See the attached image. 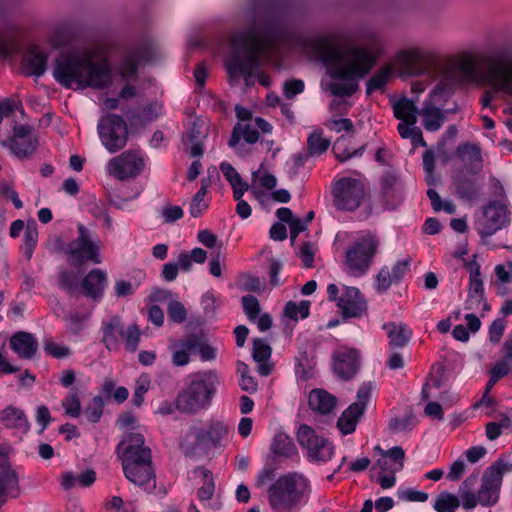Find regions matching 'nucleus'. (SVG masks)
<instances>
[{"mask_svg":"<svg viewBox=\"0 0 512 512\" xmlns=\"http://www.w3.org/2000/svg\"><path fill=\"white\" fill-rule=\"evenodd\" d=\"M220 170L232 187L234 199L242 198L248 190V184L242 180L240 174L231 164L221 163Z\"/></svg>","mask_w":512,"mask_h":512,"instance_id":"obj_35","label":"nucleus"},{"mask_svg":"<svg viewBox=\"0 0 512 512\" xmlns=\"http://www.w3.org/2000/svg\"><path fill=\"white\" fill-rule=\"evenodd\" d=\"M78 231V237L66 249L69 264L79 267L85 262L101 263L100 241L97 236L83 225L78 226Z\"/></svg>","mask_w":512,"mask_h":512,"instance_id":"obj_11","label":"nucleus"},{"mask_svg":"<svg viewBox=\"0 0 512 512\" xmlns=\"http://www.w3.org/2000/svg\"><path fill=\"white\" fill-rule=\"evenodd\" d=\"M460 506V499L457 495L444 491L434 500L433 507L437 512H456Z\"/></svg>","mask_w":512,"mask_h":512,"instance_id":"obj_44","label":"nucleus"},{"mask_svg":"<svg viewBox=\"0 0 512 512\" xmlns=\"http://www.w3.org/2000/svg\"><path fill=\"white\" fill-rule=\"evenodd\" d=\"M358 352L355 349L340 347L333 355V370L343 379H349L355 375L358 369Z\"/></svg>","mask_w":512,"mask_h":512,"instance_id":"obj_23","label":"nucleus"},{"mask_svg":"<svg viewBox=\"0 0 512 512\" xmlns=\"http://www.w3.org/2000/svg\"><path fill=\"white\" fill-rule=\"evenodd\" d=\"M370 395L371 386L369 384H364L359 388L356 402L351 404L338 419L337 427L342 435L351 434L355 431Z\"/></svg>","mask_w":512,"mask_h":512,"instance_id":"obj_20","label":"nucleus"},{"mask_svg":"<svg viewBox=\"0 0 512 512\" xmlns=\"http://www.w3.org/2000/svg\"><path fill=\"white\" fill-rule=\"evenodd\" d=\"M379 457L372 470L377 472V481L383 489H389L396 483L395 474L404 466L405 453L401 447L395 446L387 451L375 447Z\"/></svg>","mask_w":512,"mask_h":512,"instance_id":"obj_15","label":"nucleus"},{"mask_svg":"<svg viewBox=\"0 0 512 512\" xmlns=\"http://www.w3.org/2000/svg\"><path fill=\"white\" fill-rule=\"evenodd\" d=\"M38 242V227L34 220H30L27 222V225L24 230V240L21 246V251L23 255L30 259L33 255V252L36 248Z\"/></svg>","mask_w":512,"mask_h":512,"instance_id":"obj_42","label":"nucleus"},{"mask_svg":"<svg viewBox=\"0 0 512 512\" xmlns=\"http://www.w3.org/2000/svg\"><path fill=\"white\" fill-rule=\"evenodd\" d=\"M107 285V274L101 269H92L80 284L83 293L94 300L103 296Z\"/></svg>","mask_w":512,"mask_h":512,"instance_id":"obj_25","label":"nucleus"},{"mask_svg":"<svg viewBox=\"0 0 512 512\" xmlns=\"http://www.w3.org/2000/svg\"><path fill=\"white\" fill-rule=\"evenodd\" d=\"M122 335L123 328L118 317H112L103 323V341L109 350L118 348Z\"/></svg>","mask_w":512,"mask_h":512,"instance_id":"obj_36","label":"nucleus"},{"mask_svg":"<svg viewBox=\"0 0 512 512\" xmlns=\"http://www.w3.org/2000/svg\"><path fill=\"white\" fill-rule=\"evenodd\" d=\"M19 494V480L16 471L7 459H0V506L5 496L16 497Z\"/></svg>","mask_w":512,"mask_h":512,"instance_id":"obj_24","label":"nucleus"},{"mask_svg":"<svg viewBox=\"0 0 512 512\" xmlns=\"http://www.w3.org/2000/svg\"><path fill=\"white\" fill-rule=\"evenodd\" d=\"M393 112L395 117L400 120L398 125V132L404 139H411L414 147L421 145L425 146L419 128L415 126L417 122V115L419 112L416 108V103L406 97L400 98L393 105Z\"/></svg>","mask_w":512,"mask_h":512,"instance_id":"obj_17","label":"nucleus"},{"mask_svg":"<svg viewBox=\"0 0 512 512\" xmlns=\"http://www.w3.org/2000/svg\"><path fill=\"white\" fill-rule=\"evenodd\" d=\"M349 139L345 136L338 138L333 146V152L337 159L340 161H346L355 155L359 154V151L354 148H349Z\"/></svg>","mask_w":512,"mask_h":512,"instance_id":"obj_49","label":"nucleus"},{"mask_svg":"<svg viewBox=\"0 0 512 512\" xmlns=\"http://www.w3.org/2000/svg\"><path fill=\"white\" fill-rule=\"evenodd\" d=\"M309 407L318 413H330L336 406V398L323 389H314L308 397Z\"/></svg>","mask_w":512,"mask_h":512,"instance_id":"obj_32","label":"nucleus"},{"mask_svg":"<svg viewBox=\"0 0 512 512\" xmlns=\"http://www.w3.org/2000/svg\"><path fill=\"white\" fill-rule=\"evenodd\" d=\"M137 71V56L135 54L126 57L118 72L122 80L132 79Z\"/></svg>","mask_w":512,"mask_h":512,"instance_id":"obj_57","label":"nucleus"},{"mask_svg":"<svg viewBox=\"0 0 512 512\" xmlns=\"http://www.w3.org/2000/svg\"><path fill=\"white\" fill-rule=\"evenodd\" d=\"M469 271V288L468 295L484 294L483 281L481 279V272L479 264L473 260L466 263Z\"/></svg>","mask_w":512,"mask_h":512,"instance_id":"obj_45","label":"nucleus"},{"mask_svg":"<svg viewBox=\"0 0 512 512\" xmlns=\"http://www.w3.org/2000/svg\"><path fill=\"white\" fill-rule=\"evenodd\" d=\"M65 414L72 418H78L81 414V403L76 391H71L62 401Z\"/></svg>","mask_w":512,"mask_h":512,"instance_id":"obj_50","label":"nucleus"},{"mask_svg":"<svg viewBox=\"0 0 512 512\" xmlns=\"http://www.w3.org/2000/svg\"><path fill=\"white\" fill-rule=\"evenodd\" d=\"M194 478L198 485L197 497L205 505L212 499L215 492L213 475L206 468L199 467L194 471Z\"/></svg>","mask_w":512,"mask_h":512,"instance_id":"obj_29","label":"nucleus"},{"mask_svg":"<svg viewBox=\"0 0 512 512\" xmlns=\"http://www.w3.org/2000/svg\"><path fill=\"white\" fill-rule=\"evenodd\" d=\"M481 58L472 51L448 57L435 71L437 84L424 101L419 116L427 131L439 130L445 119L447 100L456 88L465 84H488L494 92L512 102V62L503 59L489 60L486 72L481 69Z\"/></svg>","mask_w":512,"mask_h":512,"instance_id":"obj_1","label":"nucleus"},{"mask_svg":"<svg viewBox=\"0 0 512 512\" xmlns=\"http://www.w3.org/2000/svg\"><path fill=\"white\" fill-rule=\"evenodd\" d=\"M330 141L325 139L320 132H313L308 138V149L312 155H319L325 152Z\"/></svg>","mask_w":512,"mask_h":512,"instance_id":"obj_53","label":"nucleus"},{"mask_svg":"<svg viewBox=\"0 0 512 512\" xmlns=\"http://www.w3.org/2000/svg\"><path fill=\"white\" fill-rule=\"evenodd\" d=\"M47 56L36 46H31L23 58L22 69L26 75L40 76L46 68Z\"/></svg>","mask_w":512,"mask_h":512,"instance_id":"obj_28","label":"nucleus"},{"mask_svg":"<svg viewBox=\"0 0 512 512\" xmlns=\"http://www.w3.org/2000/svg\"><path fill=\"white\" fill-rule=\"evenodd\" d=\"M103 412V401L100 396L94 397L86 407L84 413L90 422H97Z\"/></svg>","mask_w":512,"mask_h":512,"instance_id":"obj_58","label":"nucleus"},{"mask_svg":"<svg viewBox=\"0 0 512 512\" xmlns=\"http://www.w3.org/2000/svg\"><path fill=\"white\" fill-rule=\"evenodd\" d=\"M53 76L59 84L71 89H103L114 81L108 60L98 56L96 51L61 54L53 68Z\"/></svg>","mask_w":512,"mask_h":512,"instance_id":"obj_3","label":"nucleus"},{"mask_svg":"<svg viewBox=\"0 0 512 512\" xmlns=\"http://www.w3.org/2000/svg\"><path fill=\"white\" fill-rule=\"evenodd\" d=\"M1 422L9 428H15L26 432L29 428L28 421L22 410L9 406L0 414Z\"/></svg>","mask_w":512,"mask_h":512,"instance_id":"obj_37","label":"nucleus"},{"mask_svg":"<svg viewBox=\"0 0 512 512\" xmlns=\"http://www.w3.org/2000/svg\"><path fill=\"white\" fill-rule=\"evenodd\" d=\"M241 138H243L248 143H255L259 138V134L258 131L249 124H237L234 127L232 136L229 140V146L231 148H235Z\"/></svg>","mask_w":512,"mask_h":512,"instance_id":"obj_43","label":"nucleus"},{"mask_svg":"<svg viewBox=\"0 0 512 512\" xmlns=\"http://www.w3.org/2000/svg\"><path fill=\"white\" fill-rule=\"evenodd\" d=\"M507 471L509 465L502 460L494 462L485 470L478 490L479 504L491 506L498 502L502 479Z\"/></svg>","mask_w":512,"mask_h":512,"instance_id":"obj_19","label":"nucleus"},{"mask_svg":"<svg viewBox=\"0 0 512 512\" xmlns=\"http://www.w3.org/2000/svg\"><path fill=\"white\" fill-rule=\"evenodd\" d=\"M296 438L305 457L313 464L327 463L335 454L332 442L306 424L298 427Z\"/></svg>","mask_w":512,"mask_h":512,"instance_id":"obj_10","label":"nucleus"},{"mask_svg":"<svg viewBox=\"0 0 512 512\" xmlns=\"http://www.w3.org/2000/svg\"><path fill=\"white\" fill-rule=\"evenodd\" d=\"M44 350L47 354L54 358H65L70 355V349L51 338H48L44 341Z\"/></svg>","mask_w":512,"mask_h":512,"instance_id":"obj_55","label":"nucleus"},{"mask_svg":"<svg viewBox=\"0 0 512 512\" xmlns=\"http://www.w3.org/2000/svg\"><path fill=\"white\" fill-rule=\"evenodd\" d=\"M231 439L229 425L212 419L203 425L190 427L180 440L181 451L190 457H214L221 454Z\"/></svg>","mask_w":512,"mask_h":512,"instance_id":"obj_5","label":"nucleus"},{"mask_svg":"<svg viewBox=\"0 0 512 512\" xmlns=\"http://www.w3.org/2000/svg\"><path fill=\"white\" fill-rule=\"evenodd\" d=\"M243 309L250 320H254L259 314V302L254 296H244L242 298Z\"/></svg>","mask_w":512,"mask_h":512,"instance_id":"obj_64","label":"nucleus"},{"mask_svg":"<svg viewBox=\"0 0 512 512\" xmlns=\"http://www.w3.org/2000/svg\"><path fill=\"white\" fill-rule=\"evenodd\" d=\"M328 299L336 303L344 318L361 317L367 310L366 301L356 287L329 284L327 287Z\"/></svg>","mask_w":512,"mask_h":512,"instance_id":"obj_12","label":"nucleus"},{"mask_svg":"<svg viewBox=\"0 0 512 512\" xmlns=\"http://www.w3.org/2000/svg\"><path fill=\"white\" fill-rule=\"evenodd\" d=\"M195 336L173 341L169 345L172 353L171 361L174 366H186L190 362V355L194 352Z\"/></svg>","mask_w":512,"mask_h":512,"instance_id":"obj_27","label":"nucleus"},{"mask_svg":"<svg viewBox=\"0 0 512 512\" xmlns=\"http://www.w3.org/2000/svg\"><path fill=\"white\" fill-rule=\"evenodd\" d=\"M380 248V238L372 231L356 234L352 245L346 252V264L355 275L364 274L371 266Z\"/></svg>","mask_w":512,"mask_h":512,"instance_id":"obj_8","label":"nucleus"},{"mask_svg":"<svg viewBox=\"0 0 512 512\" xmlns=\"http://www.w3.org/2000/svg\"><path fill=\"white\" fill-rule=\"evenodd\" d=\"M475 481L476 477H468L463 482L462 487L460 489V505H462V507L465 510H472L479 503L478 494L476 495L473 492L464 491L465 488H468L469 486L473 485Z\"/></svg>","mask_w":512,"mask_h":512,"instance_id":"obj_48","label":"nucleus"},{"mask_svg":"<svg viewBox=\"0 0 512 512\" xmlns=\"http://www.w3.org/2000/svg\"><path fill=\"white\" fill-rule=\"evenodd\" d=\"M118 454L122 459L124 474L131 477L133 470L136 468L138 459L144 461V476H148L147 460L151 456V452L144 446V437L139 432L127 433L118 445Z\"/></svg>","mask_w":512,"mask_h":512,"instance_id":"obj_14","label":"nucleus"},{"mask_svg":"<svg viewBox=\"0 0 512 512\" xmlns=\"http://www.w3.org/2000/svg\"><path fill=\"white\" fill-rule=\"evenodd\" d=\"M208 182L202 181V185L198 192L192 198L189 205V213L192 217H199L207 211L209 207V199L207 198Z\"/></svg>","mask_w":512,"mask_h":512,"instance_id":"obj_41","label":"nucleus"},{"mask_svg":"<svg viewBox=\"0 0 512 512\" xmlns=\"http://www.w3.org/2000/svg\"><path fill=\"white\" fill-rule=\"evenodd\" d=\"M219 376L212 370L191 374L183 390L178 394V410L193 414L207 408L219 385Z\"/></svg>","mask_w":512,"mask_h":512,"instance_id":"obj_7","label":"nucleus"},{"mask_svg":"<svg viewBox=\"0 0 512 512\" xmlns=\"http://www.w3.org/2000/svg\"><path fill=\"white\" fill-rule=\"evenodd\" d=\"M149 159L140 149H130L109 160L107 173L118 180H127L141 175L148 166Z\"/></svg>","mask_w":512,"mask_h":512,"instance_id":"obj_13","label":"nucleus"},{"mask_svg":"<svg viewBox=\"0 0 512 512\" xmlns=\"http://www.w3.org/2000/svg\"><path fill=\"white\" fill-rule=\"evenodd\" d=\"M465 309L476 311L481 317H484L490 310V306L484 298V294L468 295L465 301Z\"/></svg>","mask_w":512,"mask_h":512,"instance_id":"obj_52","label":"nucleus"},{"mask_svg":"<svg viewBox=\"0 0 512 512\" xmlns=\"http://www.w3.org/2000/svg\"><path fill=\"white\" fill-rule=\"evenodd\" d=\"M168 316L171 321L182 323L186 319L187 312L181 302L172 300L168 304Z\"/></svg>","mask_w":512,"mask_h":512,"instance_id":"obj_59","label":"nucleus"},{"mask_svg":"<svg viewBox=\"0 0 512 512\" xmlns=\"http://www.w3.org/2000/svg\"><path fill=\"white\" fill-rule=\"evenodd\" d=\"M194 352L200 355L202 361H211L216 358L217 350L202 339L195 336Z\"/></svg>","mask_w":512,"mask_h":512,"instance_id":"obj_56","label":"nucleus"},{"mask_svg":"<svg viewBox=\"0 0 512 512\" xmlns=\"http://www.w3.org/2000/svg\"><path fill=\"white\" fill-rule=\"evenodd\" d=\"M277 185L276 177L270 173L264 164H261L259 169L252 173V192L258 199H262L266 192L271 191Z\"/></svg>","mask_w":512,"mask_h":512,"instance_id":"obj_26","label":"nucleus"},{"mask_svg":"<svg viewBox=\"0 0 512 512\" xmlns=\"http://www.w3.org/2000/svg\"><path fill=\"white\" fill-rule=\"evenodd\" d=\"M395 74V70L391 62H389L385 67H383L379 72L374 74L367 84V91L371 93L374 90H378L383 88L388 81Z\"/></svg>","mask_w":512,"mask_h":512,"instance_id":"obj_46","label":"nucleus"},{"mask_svg":"<svg viewBox=\"0 0 512 512\" xmlns=\"http://www.w3.org/2000/svg\"><path fill=\"white\" fill-rule=\"evenodd\" d=\"M97 129L100 141L108 152L115 153L126 146L128 128L122 117L106 115L100 119Z\"/></svg>","mask_w":512,"mask_h":512,"instance_id":"obj_18","label":"nucleus"},{"mask_svg":"<svg viewBox=\"0 0 512 512\" xmlns=\"http://www.w3.org/2000/svg\"><path fill=\"white\" fill-rule=\"evenodd\" d=\"M12 350L20 358H31L37 350V341L35 338L26 332H18L10 339Z\"/></svg>","mask_w":512,"mask_h":512,"instance_id":"obj_31","label":"nucleus"},{"mask_svg":"<svg viewBox=\"0 0 512 512\" xmlns=\"http://www.w3.org/2000/svg\"><path fill=\"white\" fill-rule=\"evenodd\" d=\"M96 480V473L93 470H86L80 474L71 471L64 472L60 477V484L65 490H71L76 487H89Z\"/></svg>","mask_w":512,"mask_h":512,"instance_id":"obj_33","label":"nucleus"},{"mask_svg":"<svg viewBox=\"0 0 512 512\" xmlns=\"http://www.w3.org/2000/svg\"><path fill=\"white\" fill-rule=\"evenodd\" d=\"M310 307L311 302L308 300L289 301L284 307L283 316L285 319L297 322L309 316Z\"/></svg>","mask_w":512,"mask_h":512,"instance_id":"obj_40","label":"nucleus"},{"mask_svg":"<svg viewBox=\"0 0 512 512\" xmlns=\"http://www.w3.org/2000/svg\"><path fill=\"white\" fill-rule=\"evenodd\" d=\"M233 47L246 60L228 61L227 70L230 76H242L248 86L254 84V79L256 78L261 85L268 87L270 85V77L266 73L259 71L256 60L265 59L274 63L272 54L278 50L275 43L256 31H250L247 34L236 36L233 39Z\"/></svg>","mask_w":512,"mask_h":512,"instance_id":"obj_4","label":"nucleus"},{"mask_svg":"<svg viewBox=\"0 0 512 512\" xmlns=\"http://www.w3.org/2000/svg\"><path fill=\"white\" fill-rule=\"evenodd\" d=\"M151 380L148 374H142L136 380L133 403L140 406L144 400V394L149 390Z\"/></svg>","mask_w":512,"mask_h":512,"instance_id":"obj_54","label":"nucleus"},{"mask_svg":"<svg viewBox=\"0 0 512 512\" xmlns=\"http://www.w3.org/2000/svg\"><path fill=\"white\" fill-rule=\"evenodd\" d=\"M312 484L302 472H287L278 477L267 490V500L275 512H289L305 504L311 495Z\"/></svg>","mask_w":512,"mask_h":512,"instance_id":"obj_6","label":"nucleus"},{"mask_svg":"<svg viewBox=\"0 0 512 512\" xmlns=\"http://www.w3.org/2000/svg\"><path fill=\"white\" fill-rule=\"evenodd\" d=\"M253 359L258 363V372L262 376H267L271 372V366L268 360L271 356V347L262 339H255L253 342Z\"/></svg>","mask_w":512,"mask_h":512,"instance_id":"obj_34","label":"nucleus"},{"mask_svg":"<svg viewBox=\"0 0 512 512\" xmlns=\"http://www.w3.org/2000/svg\"><path fill=\"white\" fill-rule=\"evenodd\" d=\"M125 340V348L129 351H135L138 346L140 339V331L135 325H131L127 328L121 336Z\"/></svg>","mask_w":512,"mask_h":512,"instance_id":"obj_61","label":"nucleus"},{"mask_svg":"<svg viewBox=\"0 0 512 512\" xmlns=\"http://www.w3.org/2000/svg\"><path fill=\"white\" fill-rule=\"evenodd\" d=\"M508 221L507 207L502 203H493L477 219L476 229L482 236H490L503 228Z\"/></svg>","mask_w":512,"mask_h":512,"instance_id":"obj_22","label":"nucleus"},{"mask_svg":"<svg viewBox=\"0 0 512 512\" xmlns=\"http://www.w3.org/2000/svg\"><path fill=\"white\" fill-rule=\"evenodd\" d=\"M303 52L325 65L328 76L321 82L322 89L344 97L357 90L359 80L371 70L382 50L377 42L353 46L342 37L329 34L305 40Z\"/></svg>","mask_w":512,"mask_h":512,"instance_id":"obj_2","label":"nucleus"},{"mask_svg":"<svg viewBox=\"0 0 512 512\" xmlns=\"http://www.w3.org/2000/svg\"><path fill=\"white\" fill-rule=\"evenodd\" d=\"M399 498L407 502H426L429 498V495L424 491L409 488L400 491Z\"/></svg>","mask_w":512,"mask_h":512,"instance_id":"obj_63","label":"nucleus"},{"mask_svg":"<svg viewBox=\"0 0 512 512\" xmlns=\"http://www.w3.org/2000/svg\"><path fill=\"white\" fill-rule=\"evenodd\" d=\"M146 464L148 468V476H144V461H142V459H138L136 463V468L132 472L133 478L126 477L129 481L135 483L138 486L145 487V489L155 486L154 474L151 466V456L149 457V460H147Z\"/></svg>","mask_w":512,"mask_h":512,"instance_id":"obj_39","label":"nucleus"},{"mask_svg":"<svg viewBox=\"0 0 512 512\" xmlns=\"http://www.w3.org/2000/svg\"><path fill=\"white\" fill-rule=\"evenodd\" d=\"M37 144L38 139L34 130L27 125L16 126L12 137L2 142V145L18 158L31 155L36 150Z\"/></svg>","mask_w":512,"mask_h":512,"instance_id":"obj_21","label":"nucleus"},{"mask_svg":"<svg viewBox=\"0 0 512 512\" xmlns=\"http://www.w3.org/2000/svg\"><path fill=\"white\" fill-rule=\"evenodd\" d=\"M383 329L386 331L390 344L394 346H404L411 337V330L403 323H387Z\"/></svg>","mask_w":512,"mask_h":512,"instance_id":"obj_38","label":"nucleus"},{"mask_svg":"<svg viewBox=\"0 0 512 512\" xmlns=\"http://www.w3.org/2000/svg\"><path fill=\"white\" fill-rule=\"evenodd\" d=\"M458 154L463 161L471 166L478 168L481 163V153L477 146L466 144L458 149Z\"/></svg>","mask_w":512,"mask_h":512,"instance_id":"obj_51","label":"nucleus"},{"mask_svg":"<svg viewBox=\"0 0 512 512\" xmlns=\"http://www.w3.org/2000/svg\"><path fill=\"white\" fill-rule=\"evenodd\" d=\"M512 424V419L504 417L500 422H490L486 426V435L490 440L498 438L503 428H508Z\"/></svg>","mask_w":512,"mask_h":512,"instance_id":"obj_60","label":"nucleus"},{"mask_svg":"<svg viewBox=\"0 0 512 512\" xmlns=\"http://www.w3.org/2000/svg\"><path fill=\"white\" fill-rule=\"evenodd\" d=\"M334 205L340 210L354 211L365 197V185L360 177H343L333 184Z\"/></svg>","mask_w":512,"mask_h":512,"instance_id":"obj_16","label":"nucleus"},{"mask_svg":"<svg viewBox=\"0 0 512 512\" xmlns=\"http://www.w3.org/2000/svg\"><path fill=\"white\" fill-rule=\"evenodd\" d=\"M390 62L400 78L428 75L434 63V54L432 51L412 46L398 51Z\"/></svg>","mask_w":512,"mask_h":512,"instance_id":"obj_9","label":"nucleus"},{"mask_svg":"<svg viewBox=\"0 0 512 512\" xmlns=\"http://www.w3.org/2000/svg\"><path fill=\"white\" fill-rule=\"evenodd\" d=\"M60 285L68 292H74L78 289V275L73 271H63L59 275Z\"/></svg>","mask_w":512,"mask_h":512,"instance_id":"obj_62","label":"nucleus"},{"mask_svg":"<svg viewBox=\"0 0 512 512\" xmlns=\"http://www.w3.org/2000/svg\"><path fill=\"white\" fill-rule=\"evenodd\" d=\"M270 450L278 458L298 457V450L293 439L283 431H278L271 442Z\"/></svg>","mask_w":512,"mask_h":512,"instance_id":"obj_30","label":"nucleus"},{"mask_svg":"<svg viewBox=\"0 0 512 512\" xmlns=\"http://www.w3.org/2000/svg\"><path fill=\"white\" fill-rule=\"evenodd\" d=\"M455 189L459 197L467 201H472L477 196L478 185L474 180L458 176L455 180Z\"/></svg>","mask_w":512,"mask_h":512,"instance_id":"obj_47","label":"nucleus"}]
</instances>
